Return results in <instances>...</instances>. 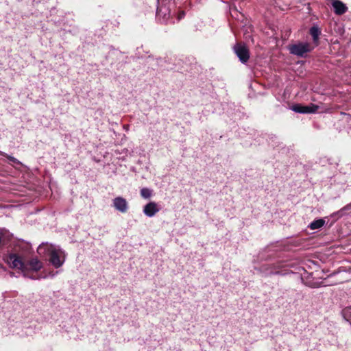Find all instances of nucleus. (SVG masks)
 I'll use <instances>...</instances> for the list:
<instances>
[{
	"mask_svg": "<svg viewBox=\"0 0 351 351\" xmlns=\"http://www.w3.org/2000/svg\"><path fill=\"white\" fill-rule=\"evenodd\" d=\"M24 248H15L13 251L8 252L3 255V261L10 268L21 271L25 277L32 280L55 276L53 272L47 274L45 271L38 274V272L43 268V263L36 256L29 258L31 251L28 245H25Z\"/></svg>",
	"mask_w": 351,
	"mask_h": 351,
	"instance_id": "f257e3e1",
	"label": "nucleus"
},
{
	"mask_svg": "<svg viewBox=\"0 0 351 351\" xmlns=\"http://www.w3.org/2000/svg\"><path fill=\"white\" fill-rule=\"evenodd\" d=\"M38 254L43 257L49 256V262L55 268H60L65 262L66 253L58 245L43 243L37 248Z\"/></svg>",
	"mask_w": 351,
	"mask_h": 351,
	"instance_id": "f03ea898",
	"label": "nucleus"
},
{
	"mask_svg": "<svg viewBox=\"0 0 351 351\" xmlns=\"http://www.w3.org/2000/svg\"><path fill=\"white\" fill-rule=\"evenodd\" d=\"M313 49V47L307 42H299L289 47V50L291 54L302 58L306 57L307 53L311 52Z\"/></svg>",
	"mask_w": 351,
	"mask_h": 351,
	"instance_id": "7ed1b4c3",
	"label": "nucleus"
},
{
	"mask_svg": "<svg viewBox=\"0 0 351 351\" xmlns=\"http://www.w3.org/2000/svg\"><path fill=\"white\" fill-rule=\"evenodd\" d=\"M233 49L234 53L242 63L245 64L248 61L250 52L247 47L244 44L237 43Z\"/></svg>",
	"mask_w": 351,
	"mask_h": 351,
	"instance_id": "20e7f679",
	"label": "nucleus"
},
{
	"mask_svg": "<svg viewBox=\"0 0 351 351\" xmlns=\"http://www.w3.org/2000/svg\"><path fill=\"white\" fill-rule=\"evenodd\" d=\"M319 107L317 105L311 104L308 106H304L301 104L293 105L291 107V110L297 113L301 114H310L315 113L318 110Z\"/></svg>",
	"mask_w": 351,
	"mask_h": 351,
	"instance_id": "39448f33",
	"label": "nucleus"
},
{
	"mask_svg": "<svg viewBox=\"0 0 351 351\" xmlns=\"http://www.w3.org/2000/svg\"><path fill=\"white\" fill-rule=\"evenodd\" d=\"M330 5L336 15L341 16L348 12V6L340 0H330Z\"/></svg>",
	"mask_w": 351,
	"mask_h": 351,
	"instance_id": "423d86ee",
	"label": "nucleus"
},
{
	"mask_svg": "<svg viewBox=\"0 0 351 351\" xmlns=\"http://www.w3.org/2000/svg\"><path fill=\"white\" fill-rule=\"evenodd\" d=\"M112 206L117 210L122 213H126L129 207L128 202L122 197H115L112 200Z\"/></svg>",
	"mask_w": 351,
	"mask_h": 351,
	"instance_id": "0eeeda50",
	"label": "nucleus"
},
{
	"mask_svg": "<svg viewBox=\"0 0 351 351\" xmlns=\"http://www.w3.org/2000/svg\"><path fill=\"white\" fill-rule=\"evenodd\" d=\"M160 209L161 207L158 204L150 202L144 206L143 213L146 216L152 217L159 212Z\"/></svg>",
	"mask_w": 351,
	"mask_h": 351,
	"instance_id": "6e6552de",
	"label": "nucleus"
},
{
	"mask_svg": "<svg viewBox=\"0 0 351 351\" xmlns=\"http://www.w3.org/2000/svg\"><path fill=\"white\" fill-rule=\"evenodd\" d=\"M156 17L161 23H167L170 19V11L166 6L158 8Z\"/></svg>",
	"mask_w": 351,
	"mask_h": 351,
	"instance_id": "1a4fd4ad",
	"label": "nucleus"
},
{
	"mask_svg": "<svg viewBox=\"0 0 351 351\" xmlns=\"http://www.w3.org/2000/svg\"><path fill=\"white\" fill-rule=\"evenodd\" d=\"M309 34L312 36L313 43L317 45L319 44V38L321 35V30L317 25H313L309 29Z\"/></svg>",
	"mask_w": 351,
	"mask_h": 351,
	"instance_id": "9d476101",
	"label": "nucleus"
},
{
	"mask_svg": "<svg viewBox=\"0 0 351 351\" xmlns=\"http://www.w3.org/2000/svg\"><path fill=\"white\" fill-rule=\"evenodd\" d=\"M265 265H264L263 267V269H265ZM282 265H273L272 267H269V268H266L265 269L263 270V271L265 272V274L266 275H271V274H284V273H282V271H280L279 270V269L280 267H282Z\"/></svg>",
	"mask_w": 351,
	"mask_h": 351,
	"instance_id": "9b49d317",
	"label": "nucleus"
},
{
	"mask_svg": "<svg viewBox=\"0 0 351 351\" xmlns=\"http://www.w3.org/2000/svg\"><path fill=\"white\" fill-rule=\"evenodd\" d=\"M325 224V220L324 219H317L312 221L309 225L308 228L311 230H317L323 227Z\"/></svg>",
	"mask_w": 351,
	"mask_h": 351,
	"instance_id": "f8f14e48",
	"label": "nucleus"
},
{
	"mask_svg": "<svg viewBox=\"0 0 351 351\" xmlns=\"http://www.w3.org/2000/svg\"><path fill=\"white\" fill-rule=\"evenodd\" d=\"M351 210V203L346 205L344 207L341 208L339 210L334 213L332 216L333 217L340 218L346 215L347 210Z\"/></svg>",
	"mask_w": 351,
	"mask_h": 351,
	"instance_id": "ddd939ff",
	"label": "nucleus"
},
{
	"mask_svg": "<svg viewBox=\"0 0 351 351\" xmlns=\"http://www.w3.org/2000/svg\"><path fill=\"white\" fill-rule=\"evenodd\" d=\"M152 195V191L148 188H143L141 190V195L145 198L148 199Z\"/></svg>",
	"mask_w": 351,
	"mask_h": 351,
	"instance_id": "4468645a",
	"label": "nucleus"
},
{
	"mask_svg": "<svg viewBox=\"0 0 351 351\" xmlns=\"http://www.w3.org/2000/svg\"><path fill=\"white\" fill-rule=\"evenodd\" d=\"M0 154L3 155V156H5V154H3L1 152H0ZM6 157L12 162H13L14 163H16V164H21V162L15 158L12 157V156H7L6 155Z\"/></svg>",
	"mask_w": 351,
	"mask_h": 351,
	"instance_id": "2eb2a0df",
	"label": "nucleus"
},
{
	"mask_svg": "<svg viewBox=\"0 0 351 351\" xmlns=\"http://www.w3.org/2000/svg\"><path fill=\"white\" fill-rule=\"evenodd\" d=\"M344 312L345 313H350L351 314V306L346 308L345 310H344Z\"/></svg>",
	"mask_w": 351,
	"mask_h": 351,
	"instance_id": "dca6fc26",
	"label": "nucleus"
}]
</instances>
